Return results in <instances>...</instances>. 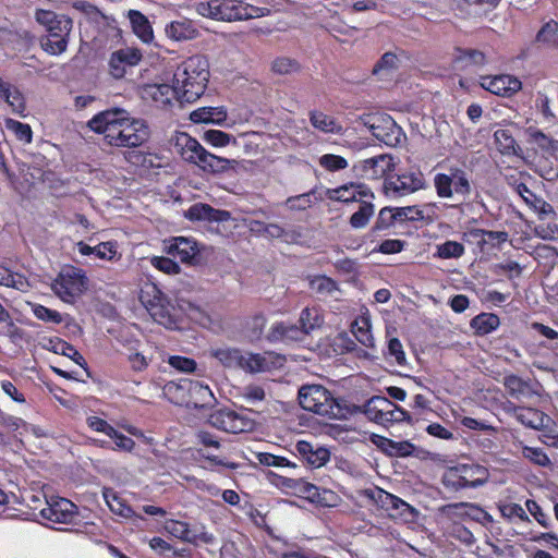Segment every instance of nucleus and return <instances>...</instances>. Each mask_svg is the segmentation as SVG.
Wrapping results in <instances>:
<instances>
[{
    "label": "nucleus",
    "mask_w": 558,
    "mask_h": 558,
    "mask_svg": "<svg viewBox=\"0 0 558 558\" xmlns=\"http://www.w3.org/2000/svg\"><path fill=\"white\" fill-rule=\"evenodd\" d=\"M465 247L462 243L447 240L436 245L435 257L440 259L460 258L464 255Z\"/></svg>",
    "instance_id": "43"
},
{
    "label": "nucleus",
    "mask_w": 558,
    "mask_h": 558,
    "mask_svg": "<svg viewBox=\"0 0 558 558\" xmlns=\"http://www.w3.org/2000/svg\"><path fill=\"white\" fill-rule=\"evenodd\" d=\"M209 423L223 432L240 434L252 428V422L228 409L217 410L209 416Z\"/></svg>",
    "instance_id": "15"
},
{
    "label": "nucleus",
    "mask_w": 558,
    "mask_h": 558,
    "mask_svg": "<svg viewBox=\"0 0 558 558\" xmlns=\"http://www.w3.org/2000/svg\"><path fill=\"white\" fill-rule=\"evenodd\" d=\"M319 166L327 171L335 172L348 167V160L339 155L325 154L319 158Z\"/></svg>",
    "instance_id": "56"
},
{
    "label": "nucleus",
    "mask_w": 558,
    "mask_h": 558,
    "mask_svg": "<svg viewBox=\"0 0 558 558\" xmlns=\"http://www.w3.org/2000/svg\"><path fill=\"white\" fill-rule=\"evenodd\" d=\"M181 157L201 169L211 173H222L230 168V160L207 151L197 140L182 133L177 141Z\"/></svg>",
    "instance_id": "8"
},
{
    "label": "nucleus",
    "mask_w": 558,
    "mask_h": 558,
    "mask_svg": "<svg viewBox=\"0 0 558 558\" xmlns=\"http://www.w3.org/2000/svg\"><path fill=\"white\" fill-rule=\"evenodd\" d=\"M184 217L193 222H226L231 219V213L217 209L205 203H195L184 213Z\"/></svg>",
    "instance_id": "18"
},
{
    "label": "nucleus",
    "mask_w": 558,
    "mask_h": 558,
    "mask_svg": "<svg viewBox=\"0 0 558 558\" xmlns=\"http://www.w3.org/2000/svg\"><path fill=\"white\" fill-rule=\"evenodd\" d=\"M499 326L500 318L495 313L482 312L470 320V328L476 337L487 336L497 330Z\"/></svg>",
    "instance_id": "28"
},
{
    "label": "nucleus",
    "mask_w": 558,
    "mask_h": 558,
    "mask_svg": "<svg viewBox=\"0 0 558 558\" xmlns=\"http://www.w3.org/2000/svg\"><path fill=\"white\" fill-rule=\"evenodd\" d=\"M209 80V64L205 57L195 54L181 62L173 82L180 92V100L196 101L206 90Z\"/></svg>",
    "instance_id": "2"
},
{
    "label": "nucleus",
    "mask_w": 558,
    "mask_h": 558,
    "mask_svg": "<svg viewBox=\"0 0 558 558\" xmlns=\"http://www.w3.org/2000/svg\"><path fill=\"white\" fill-rule=\"evenodd\" d=\"M31 308L34 316L39 320L52 324L62 323V316L56 310L48 308L45 305L38 303H31Z\"/></svg>",
    "instance_id": "52"
},
{
    "label": "nucleus",
    "mask_w": 558,
    "mask_h": 558,
    "mask_svg": "<svg viewBox=\"0 0 558 558\" xmlns=\"http://www.w3.org/2000/svg\"><path fill=\"white\" fill-rule=\"evenodd\" d=\"M165 530L172 536L184 541V542H193L194 535L190 529L189 523L170 519L165 522Z\"/></svg>",
    "instance_id": "45"
},
{
    "label": "nucleus",
    "mask_w": 558,
    "mask_h": 558,
    "mask_svg": "<svg viewBox=\"0 0 558 558\" xmlns=\"http://www.w3.org/2000/svg\"><path fill=\"white\" fill-rule=\"evenodd\" d=\"M515 418L525 427L541 429L545 425L548 416L541 410L526 407H515L513 409Z\"/></svg>",
    "instance_id": "30"
},
{
    "label": "nucleus",
    "mask_w": 558,
    "mask_h": 558,
    "mask_svg": "<svg viewBox=\"0 0 558 558\" xmlns=\"http://www.w3.org/2000/svg\"><path fill=\"white\" fill-rule=\"evenodd\" d=\"M226 118V112L214 107H202L191 112L190 120L194 123H215L221 122Z\"/></svg>",
    "instance_id": "42"
},
{
    "label": "nucleus",
    "mask_w": 558,
    "mask_h": 558,
    "mask_svg": "<svg viewBox=\"0 0 558 558\" xmlns=\"http://www.w3.org/2000/svg\"><path fill=\"white\" fill-rule=\"evenodd\" d=\"M140 301L151 318L167 329L179 328V310L168 296L153 282H146L140 292Z\"/></svg>",
    "instance_id": "6"
},
{
    "label": "nucleus",
    "mask_w": 558,
    "mask_h": 558,
    "mask_svg": "<svg viewBox=\"0 0 558 558\" xmlns=\"http://www.w3.org/2000/svg\"><path fill=\"white\" fill-rule=\"evenodd\" d=\"M397 211L396 208L384 207L379 210L378 217L372 227V232L374 234L379 233L380 231L387 230L392 227L397 222Z\"/></svg>",
    "instance_id": "46"
},
{
    "label": "nucleus",
    "mask_w": 558,
    "mask_h": 558,
    "mask_svg": "<svg viewBox=\"0 0 558 558\" xmlns=\"http://www.w3.org/2000/svg\"><path fill=\"white\" fill-rule=\"evenodd\" d=\"M0 97L12 108V111L23 116L26 104L25 97L22 92L11 85L10 83L3 82L0 77Z\"/></svg>",
    "instance_id": "29"
},
{
    "label": "nucleus",
    "mask_w": 558,
    "mask_h": 558,
    "mask_svg": "<svg viewBox=\"0 0 558 558\" xmlns=\"http://www.w3.org/2000/svg\"><path fill=\"white\" fill-rule=\"evenodd\" d=\"M522 456L539 466H547L550 464V459L548 458L544 449L538 447L524 446L522 448Z\"/></svg>",
    "instance_id": "57"
},
{
    "label": "nucleus",
    "mask_w": 558,
    "mask_h": 558,
    "mask_svg": "<svg viewBox=\"0 0 558 558\" xmlns=\"http://www.w3.org/2000/svg\"><path fill=\"white\" fill-rule=\"evenodd\" d=\"M441 513L447 518L454 519H471L478 521L486 512L478 506L470 502H454L441 507Z\"/></svg>",
    "instance_id": "27"
},
{
    "label": "nucleus",
    "mask_w": 558,
    "mask_h": 558,
    "mask_svg": "<svg viewBox=\"0 0 558 558\" xmlns=\"http://www.w3.org/2000/svg\"><path fill=\"white\" fill-rule=\"evenodd\" d=\"M307 336L300 324H288L283 322L276 323L271 326L267 339L271 342L276 341H300Z\"/></svg>",
    "instance_id": "25"
},
{
    "label": "nucleus",
    "mask_w": 558,
    "mask_h": 558,
    "mask_svg": "<svg viewBox=\"0 0 558 558\" xmlns=\"http://www.w3.org/2000/svg\"><path fill=\"white\" fill-rule=\"evenodd\" d=\"M535 40L537 43L556 47L558 44V23L551 21L543 25L537 32Z\"/></svg>",
    "instance_id": "49"
},
{
    "label": "nucleus",
    "mask_w": 558,
    "mask_h": 558,
    "mask_svg": "<svg viewBox=\"0 0 558 558\" xmlns=\"http://www.w3.org/2000/svg\"><path fill=\"white\" fill-rule=\"evenodd\" d=\"M257 460L262 465L265 466H275V468H291L296 469L298 465L287 459L286 457L276 456L270 452H259L257 454Z\"/></svg>",
    "instance_id": "53"
},
{
    "label": "nucleus",
    "mask_w": 558,
    "mask_h": 558,
    "mask_svg": "<svg viewBox=\"0 0 558 558\" xmlns=\"http://www.w3.org/2000/svg\"><path fill=\"white\" fill-rule=\"evenodd\" d=\"M167 253L174 258H179L182 263H192L198 254V248L194 240L177 236L167 246Z\"/></svg>",
    "instance_id": "26"
},
{
    "label": "nucleus",
    "mask_w": 558,
    "mask_h": 558,
    "mask_svg": "<svg viewBox=\"0 0 558 558\" xmlns=\"http://www.w3.org/2000/svg\"><path fill=\"white\" fill-rule=\"evenodd\" d=\"M525 506L527 511L534 517L538 524H541L545 529L551 526L550 517L543 511L542 507L538 505L537 501L533 499H527Z\"/></svg>",
    "instance_id": "62"
},
{
    "label": "nucleus",
    "mask_w": 558,
    "mask_h": 558,
    "mask_svg": "<svg viewBox=\"0 0 558 558\" xmlns=\"http://www.w3.org/2000/svg\"><path fill=\"white\" fill-rule=\"evenodd\" d=\"M7 128L14 132L17 140L24 143H31L33 140L32 128L27 123H23L13 119L7 120Z\"/></svg>",
    "instance_id": "58"
},
{
    "label": "nucleus",
    "mask_w": 558,
    "mask_h": 558,
    "mask_svg": "<svg viewBox=\"0 0 558 558\" xmlns=\"http://www.w3.org/2000/svg\"><path fill=\"white\" fill-rule=\"evenodd\" d=\"M368 496L376 500L388 512V515L393 519L408 521L413 514L414 509L408 502L381 488L371 490Z\"/></svg>",
    "instance_id": "14"
},
{
    "label": "nucleus",
    "mask_w": 558,
    "mask_h": 558,
    "mask_svg": "<svg viewBox=\"0 0 558 558\" xmlns=\"http://www.w3.org/2000/svg\"><path fill=\"white\" fill-rule=\"evenodd\" d=\"M341 501V497L336 492L322 487H319L313 499V504L328 508L338 507Z\"/></svg>",
    "instance_id": "55"
},
{
    "label": "nucleus",
    "mask_w": 558,
    "mask_h": 558,
    "mask_svg": "<svg viewBox=\"0 0 558 558\" xmlns=\"http://www.w3.org/2000/svg\"><path fill=\"white\" fill-rule=\"evenodd\" d=\"M108 437H110L113 440L114 450L132 452L135 448V441L131 437L120 433L116 428H113L111 435H109Z\"/></svg>",
    "instance_id": "61"
},
{
    "label": "nucleus",
    "mask_w": 558,
    "mask_h": 558,
    "mask_svg": "<svg viewBox=\"0 0 558 558\" xmlns=\"http://www.w3.org/2000/svg\"><path fill=\"white\" fill-rule=\"evenodd\" d=\"M189 402L185 408L205 409L213 407L216 398L208 385L198 380L191 379V390L189 391Z\"/></svg>",
    "instance_id": "24"
},
{
    "label": "nucleus",
    "mask_w": 558,
    "mask_h": 558,
    "mask_svg": "<svg viewBox=\"0 0 558 558\" xmlns=\"http://www.w3.org/2000/svg\"><path fill=\"white\" fill-rule=\"evenodd\" d=\"M140 93L144 101L160 109L170 107L173 99H180V92L175 84L173 86L166 83L145 84Z\"/></svg>",
    "instance_id": "13"
},
{
    "label": "nucleus",
    "mask_w": 558,
    "mask_h": 558,
    "mask_svg": "<svg viewBox=\"0 0 558 558\" xmlns=\"http://www.w3.org/2000/svg\"><path fill=\"white\" fill-rule=\"evenodd\" d=\"M373 135L389 147L399 146L405 138L403 130L390 117L381 119V124L371 126Z\"/></svg>",
    "instance_id": "22"
},
{
    "label": "nucleus",
    "mask_w": 558,
    "mask_h": 558,
    "mask_svg": "<svg viewBox=\"0 0 558 558\" xmlns=\"http://www.w3.org/2000/svg\"><path fill=\"white\" fill-rule=\"evenodd\" d=\"M530 141L542 151L544 156L558 159V140H555L541 130H530Z\"/></svg>",
    "instance_id": "34"
},
{
    "label": "nucleus",
    "mask_w": 558,
    "mask_h": 558,
    "mask_svg": "<svg viewBox=\"0 0 558 558\" xmlns=\"http://www.w3.org/2000/svg\"><path fill=\"white\" fill-rule=\"evenodd\" d=\"M480 85L485 90L501 97H511L522 88V82L509 74L481 76Z\"/></svg>",
    "instance_id": "16"
},
{
    "label": "nucleus",
    "mask_w": 558,
    "mask_h": 558,
    "mask_svg": "<svg viewBox=\"0 0 558 558\" xmlns=\"http://www.w3.org/2000/svg\"><path fill=\"white\" fill-rule=\"evenodd\" d=\"M447 170V173H436L434 177L437 195L441 198H450L453 193L463 197L469 196L472 187L465 170L459 166L448 167Z\"/></svg>",
    "instance_id": "10"
},
{
    "label": "nucleus",
    "mask_w": 558,
    "mask_h": 558,
    "mask_svg": "<svg viewBox=\"0 0 558 558\" xmlns=\"http://www.w3.org/2000/svg\"><path fill=\"white\" fill-rule=\"evenodd\" d=\"M271 69L277 74H290L298 72L300 64L294 59L281 57L272 62Z\"/></svg>",
    "instance_id": "64"
},
{
    "label": "nucleus",
    "mask_w": 558,
    "mask_h": 558,
    "mask_svg": "<svg viewBox=\"0 0 558 558\" xmlns=\"http://www.w3.org/2000/svg\"><path fill=\"white\" fill-rule=\"evenodd\" d=\"M190 390L191 379L180 378L168 381L162 388V395L169 402L179 407H186Z\"/></svg>",
    "instance_id": "23"
},
{
    "label": "nucleus",
    "mask_w": 558,
    "mask_h": 558,
    "mask_svg": "<svg viewBox=\"0 0 558 558\" xmlns=\"http://www.w3.org/2000/svg\"><path fill=\"white\" fill-rule=\"evenodd\" d=\"M372 324L368 316H357L351 324V332L355 339L363 345L374 347V338L372 335Z\"/></svg>",
    "instance_id": "37"
},
{
    "label": "nucleus",
    "mask_w": 558,
    "mask_h": 558,
    "mask_svg": "<svg viewBox=\"0 0 558 558\" xmlns=\"http://www.w3.org/2000/svg\"><path fill=\"white\" fill-rule=\"evenodd\" d=\"M104 498L109 507V509L125 519H131L134 517L135 512L133 508L126 504V501L119 496L112 488H105Z\"/></svg>",
    "instance_id": "36"
},
{
    "label": "nucleus",
    "mask_w": 558,
    "mask_h": 558,
    "mask_svg": "<svg viewBox=\"0 0 558 558\" xmlns=\"http://www.w3.org/2000/svg\"><path fill=\"white\" fill-rule=\"evenodd\" d=\"M43 519L53 523H72L77 515V507L71 500L59 496L45 499V507L39 510Z\"/></svg>",
    "instance_id": "12"
},
{
    "label": "nucleus",
    "mask_w": 558,
    "mask_h": 558,
    "mask_svg": "<svg viewBox=\"0 0 558 558\" xmlns=\"http://www.w3.org/2000/svg\"><path fill=\"white\" fill-rule=\"evenodd\" d=\"M311 124L325 133H333L336 131L337 123L335 119L322 111H312L310 113Z\"/></svg>",
    "instance_id": "48"
},
{
    "label": "nucleus",
    "mask_w": 558,
    "mask_h": 558,
    "mask_svg": "<svg viewBox=\"0 0 558 558\" xmlns=\"http://www.w3.org/2000/svg\"><path fill=\"white\" fill-rule=\"evenodd\" d=\"M396 168L393 158L389 154H381L367 158L361 162L360 170L363 175L371 180L386 178Z\"/></svg>",
    "instance_id": "19"
},
{
    "label": "nucleus",
    "mask_w": 558,
    "mask_h": 558,
    "mask_svg": "<svg viewBox=\"0 0 558 558\" xmlns=\"http://www.w3.org/2000/svg\"><path fill=\"white\" fill-rule=\"evenodd\" d=\"M299 403L305 411L328 418H347L351 411L342 399H337L322 385H306L299 390Z\"/></svg>",
    "instance_id": "5"
},
{
    "label": "nucleus",
    "mask_w": 558,
    "mask_h": 558,
    "mask_svg": "<svg viewBox=\"0 0 558 558\" xmlns=\"http://www.w3.org/2000/svg\"><path fill=\"white\" fill-rule=\"evenodd\" d=\"M284 361L282 355L274 352L250 353L241 359V365L252 373H263L282 366Z\"/></svg>",
    "instance_id": "20"
},
{
    "label": "nucleus",
    "mask_w": 558,
    "mask_h": 558,
    "mask_svg": "<svg viewBox=\"0 0 558 558\" xmlns=\"http://www.w3.org/2000/svg\"><path fill=\"white\" fill-rule=\"evenodd\" d=\"M298 323L303 328V331L310 335L315 329L320 328L324 324V317L317 307H305L302 310Z\"/></svg>",
    "instance_id": "40"
},
{
    "label": "nucleus",
    "mask_w": 558,
    "mask_h": 558,
    "mask_svg": "<svg viewBox=\"0 0 558 558\" xmlns=\"http://www.w3.org/2000/svg\"><path fill=\"white\" fill-rule=\"evenodd\" d=\"M94 255L107 262L118 260L121 257V254L118 252L117 241L100 242L94 246Z\"/></svg>",
    "instance_id": "47"
},
{
    "label": "nucleus",
    "mask_w": 558,
    "mask_h": 558,
    "mask_svg": "<svg viewBox=\"0 0 558 558\" xmlns=\"http://www.w3.org/2000/svg\"><path fill=\"white\" fill-rule=\"evenodd\" d=\"M97 134H102L107 144L114 147L134 148L149 138V128L142 119H135L120 108L104 110L87 123Z\"/></svg>",
    "instance_id": "1"
},
{
    "label": "nucleus",
    "mask_w": 558,
    "mask_h": 558,
    "mask_svg": "<svg viewBox=\"0 0 558 558\" xmlns=\"http://www.w3.org/2000/svg\"><path fill=\"white\" fill-rule=\"evenodd\" d=\"M425 186V179L421 171L390 174L384 180L385 194L399 197L414 193Z\"/></svg>",
    "instance_id": "11"
},
{
    "label": "nucleus",
    "mask_w": 558,
    "mask_h": 558,
    "mask_svg": "<svg viewBox=\"0 0 558 558\" xmlns=\"http://www.w3.org/2000/svg\"><path fill=\"white\" fill-rule=\"evenodd\" d=\"M87 288V277L83 269L65 266L52 283V289L64 302L72 303Z\"/></svg>",
    "instance_id": "9"
},
{
    "label": "nucleus",
    "mask_w": 558,
    "mask_h": 558,
    "mask_svg": "<svg viewBox=\"0 0 558 558\" xmlns=\"http://www.w3.org/2000/svg\"><path fill=\"white\" fill-rule=\"evenodd\" d=\"M389 405L390 407L385 411L386 415H384V425H387L388 423L411 422L412 418L408 411L390 400Z\"/></svg>",
    "instance_id": "54"
},
{
    "label": "nucleus",
    "mask_w": 558,
    "mask_h": 558,
    "mask_svg": "<svg viewBox=\"0 0 558 558\" xmlns=\"http://www.w3.org/2000/svg\"><path fill=\"white\" fill-rule=\"evenodd\" d=\"M489 477V470L480 463L457 462L444 468L440 483L446 493L461 497L469 490L484 486Z\"/></svg>",
    "instance_id": "3"
},
{
    "label": "nucleus",
    "mask_w": 558,
    "mask_h": 558,
    "mask_svg": "<svg viewBox=\"0 0 558 558\" xmlns=\"http://www.w3.org/2000/svg\"><path fill=\"white\" fill-rule=\"evenodd\" d=\"M310 289L318 295H330L339 289L338 282L326 275H316L308 278Z\"/></svg>",
    "instance_id": "41"
},
{
    "label": "nucleus",
    "mask_w": 558,
    "mask_h": 558,
    "mask_svg": "<svg viewBox=\"0 0 558 558\" xmlns=\"http://www.w3.org/2000/svg\"><path fill=\"white\" fill-rule=\"evenodd\" d=\"M151 265L167 274V275H175L179 274L181 268L177 262H174L172 258L165 257V256H155L151 258Z\"/></svg>",
    "instance_id": "60"
},
{
    "label": "nucleus",
    "mask_w": 558,
    "mask_h": 558,
    "mask_svg": "<svg viewBox=\"0 0 558 558\" xmlns=\"http://www.w3.org/2000/svg\"><path fill=\"white\" fill-rule=\"evenodd\" d=\"M374 211L375 207L369 201H360L359 209L350 217L351 227L354 229L366 227Z\"/></svg>",
    "instance_id": "44"
},
{
    "label": "nucleus",
    "mask_w": 558,
    "mask_h": 558,
    "mask_svg": "<svg viewBox=\"0 0 558 558\" xmlns=\"http://www.w3.org/2000/svg\"><path fill=\"white\" fill-rule=\"evenodd\" d=\"M389 407L388 398L375 396L365 403L364 413L371 421L384 425L385 411Z\"/></svg>",
    "instance_id": "38"
},
{
    "label": "nucleus",
    "mask_w": 558,
    "mask_h": 558,
    "mask_svg": "<svg viewBox=\"0 0 558 558\" xmlns=\"http://www.w3.org/2000/svg\"><path fill=\"white\" fill-rule=\"evenodd\" d=\"M500 512L504 518L507 519H519L523 522H530V518L526 514L523 507L515 502H509L500 507Z\"/></svg>",
    "instance_id": "63"
},
{
    "label": "nucleus",
    "mask_w": 558,
    "mask_h": 558,
    "mask_svg": "<svg viewBox=\"0 0 558 558\" xmlns=\"http://www.w3.org/2000/svg\"><path fill=\"white\" fill-rule=\"evenodd\" d=\"M378 447L391 457L405 458L412 456L415 446L409 440L396 441L386 437H379Z\"/></svg>",
    "instance_id": "35"
},
{
    "label": "nucleus",
    "mask_w": 558,
    "mask_h": 558,
    "mask_svg": "<svg viewBox=\"0 0 558 558\" xmlns=\"http://www.w3.org/2000/svg\"><path fill=\"white\" fill-rule=\"evenodd\" d=\"M232 138L231 134L221 130H208L203 135V140L215 147H225L230 144Z\"/></svg>",
    "instance_id": "59"
},
{
    "label": "nucleus",
    "mask_w": 558,
    "mask_h": 558,
    "mask_svg": "<svg viewBox=\"0 0 558 558\" xmlns=\"http://www.w3.org/2000/svg\"><path fill=\"white\" fill-rule=\"evenodd\" d=\"M504 385L508 393L514 399L531 398L536 395L532 384L518 375L511 374L504 378Z\"/></svg>",
    "instance_id": "31"
},
{
    "label": "nucleus",
    "mask_w": 558,
    "mask_h": 558,
    "mask_svg": "<svg viewBox=\"0 0 558 558\" xmlns=\"http://www.w3.org/2000/svg\"><path fill=\"white\" fill-rule=\"evenodd\" d=\"M497 149L502 155H517L520 149L510 129H498L494 133Z\"/></svg>",
    "instance_id": "39"
},
{
    "label": "nucleus",
    "mask_w": 558,
    "mask_h": 558,
    "mask_svg": "<svg viewBox=\"0 0 558 558\" xmlns=\"http://www.w3.org/2000/svg\"><path fill=\"white\" fill-rule=\"evenodd\" d=\"M20 331L10 312L0 303V335L15 338L20 336Z\"/></svg>",
    "instance_id": "50"
},
{
    "label": "nucleus",
    "mask_w": 558,
    "mask_h": 558,
    "mask_svg": "<svg viewBox=\"0 0 558 558\" xmlns=\"http://www.w3.org/2000/svg\"><path fill=\"white\" fill-rule=\"evenodd\" d=\"M143 54L137 48L119 49L111 53L109 71L114 78H122L126 73V66L137 65Z\"/></svg>",
    "instance_id": "17"
},
{
    "label": "nucleus",
    "mask_w": 558,
    "mask_h": 558,
    "mask_svg": "<svg viewBox=\"0 0 558 558\" xmlns=\"http://www.w3.org/2000/svg\"><path fill=\"white\" fill-rule=\"evenodd\" d=\"M166 34L173 40L182 41L197 37L198 29L190 20L172 21L166 26Z\"/></svg>",
    "instance_id": "32"
},
{
    "label": "nucleus",
    "mask_w": 558,
    "mask_h": 558,
    "mask_svg": "<svg viewBox=\"0 0 558 558\" xmlns=\"http://www.w3.org/2000/svg\"><path fill=\"white\" fill-rule=\"evenodd\" d=\"M129 19L133 29V33L146 44H149L154 39V32L147 16L141 11L130 10Z\"/></svg>",
    "instance_id": "33"
},
{
    "label": "nucleus",
    "mask_w": 558,
    "mask_h": 558,
    "mask_svg": "<svg viewBox=\"0 0 558 558\" xmlns=\"http://www.w3.org/2000/svg\"><path fill=\"white\" fill-rule=\"evenodd\" d=\"M294 448L301 459L313 469L322 468L330 460V451L326 447L299 440Z\"/></svg>",
    "instance_id": "21"
},
{
    "label": "nucleus",
    "mask_w": 558,
    "mask_h": 558,
    "mask_svg": "<svg viewBox=\"0 0 558 558\" xmlns=\"http://www.w3.org/2000/svg\"><path fill=\"white\" fill-rule=\"evenodd\" d=\"M35 17L45 29V34L39 38L40 48L49 56L64 53L73 28L72 19L65 14L44 9L37 10Z\"/></svg>",
    "instance_id": "4"
},
{
    "label": "nucleus",
    "mask_w": 558,
    "mask_h": 558,
    "mask_svg": "<svg viewBox=\"0 0 558 558\" xmlns=\"http://www.w3.org/2000/svg\"><path fill=\"white\" fill-rule=\"evenodd\" d=\"M264 8L248 3H238L233 0H209L199 2L196 11L204 17L216 21L233 22L255 19L264 15Z\"/></svg>",
    "instance_id": "7"
},
{
    "label": "nucleus",
    "mask_w": 558,
    "mask_h": 558,
    "mask_svg": "<svg viewBox=\"0 0 558 558\" xmlns=\"http://www.w3.org/2000/svg\"><path fill=\"white\" fill-rule=\"evenodd\" d=\"M354 183L350 182L327 192L328 198L335 202L350 203L355 202Z\"/></svg>",
    "instance_id": "51"
}]
</instances>
